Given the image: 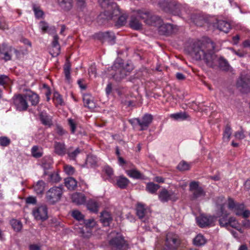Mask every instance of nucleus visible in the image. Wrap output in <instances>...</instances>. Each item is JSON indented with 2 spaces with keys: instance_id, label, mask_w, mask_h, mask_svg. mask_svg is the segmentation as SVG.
Segmentation results:
<instances>
[{
  "instance_id": "nucleus-5",
  "label": "nucleus",
  "mask_w": 250,
  "mask_h": 250,
  "mask_svg": "<svg viewBox=\"0 0 250 250\" xmlns=\"http://www.w3.org/2000/svg\"><path fill=\"white\" fill-rule=\"evenodd\" d=\"M112 237L109 241V245L116 250H126L127 245L122 235L119 233L113 232L111 233Z\"/></svg>"
},
{
  "instance_id": "nucleus-3",
  "label": "nucleus",
  "mask_w": 250,
  "mask_h": 250,
  "mask_svg": "<svg viewBox=\"0 0 250 250\" xmlns=\"http://www.w3.org/2000/svg\"><path fill=\"white\" fill-rule=\"evenodd\" d=\"M225 204V208L227 207L233 211L237 216H242L244 218H247L250 216V211L246 209L243 204L236 203L231 198H229Z\"/></svg>"
},
{
  "instance_id": "nucleus-63",
  "label": "nucleus",
  "mask_w": 250,
  "mask_h": 250,
  "mask_svg": "<svg viewBox=\"0 0 250 250\" xmlns=\"http://www.w3.org/2000/svg\"><path fill=\"white\" fill-rule=\"evenodd\" d=\"M138 16L142 19H145L146 17H148V14L147 13H143L141 11H139L138 12Z\"/></svg>"
},
{
  "instance_id": "nucleus-1",
  "label": "nucleus",
  "mask_w": 250,
  "mask_h": 250,
  "mask_svg": "<svg viewBox=\"0 0 250 250\" xmlns=\"http://www.w3.org/2000/svg\"><path fill=\"white\" fill-rule=\"evenodd\" d=\"M214 44L213 42L203 43L197 42L193 44L190 54L196 60H203L210 67H214L218 62L220 68L225 71H229L230 66L227 61L223 58L218 59L215 54Z\"/></svg>"
},
{
  "instance_id": "nucleus-50",
  "label": "nucleus",
  "mask_w": 250,
  "mask_h": 250,
  "mask_svg": "<svg viewBox=\"0 0 250 250\" xmlns=\"http://www.w3.org/2000/svg\"><path fill=\"white\" fill-rule=\"evenodd\" d=\"M234 136L238 140H242L244 139L245 137L244 131L242 129H241L240 130H238L235 133Z\"/></svg>"
},
{
  "instance_id": "nucleus-42",
  "label": "nucleus",
  "mask_w": 250,
  "mask_h": 250,
  "mask_svg": "<svg viewBox=\"0 0 250 250\" xmlns=\"http://www.w3.org/2000/svg\"><path fill=\"white\" fill-rule=\"evenodd\" d=\"M177 167L180 171L188 170L190 169V165L185 161H182L178 165Z\"/></svg>"
},
{
  "instance_id": "nucleus-45",
  "label": "nucleus",
  "mask_w": 250,
  "mask_h": 250,
  "mask_svg": "<svg viewBox=\"0 0 250 250\" xmlns=\"http://www.w3.org/2000/svg\"><path fill=\"white\" fill-rule=\"evenodd\" d=\"M11 142L10 140L7 137L2 136L0 137V146H7Z\"/></svg>"
},
{
  "instance_id": "nucleus-52",
  "label": "nucleus",
  "mask_w": 250,
  "mask_h": 250,
  "mask_svg": "<svg viewBox=\"0 0 250 250\" xmlns=\"http://www.w3.org/2000/svg\"><path fill=\"white\" fill-rule=\"evenodd\" d=\"M8 77L4 75H0V85H3L9 82Z\"/></svg>"
},
{
  "instance_id": "nucleus-51",
  "label": "nucleus",
  "mask_w": 250,
  "mask_h": 250,
  "mask_svg": "<svg viewBox=\"0 0 250 250\" xmlns=\"http://www.w3.org/2000/svg\"><path fill=\"white\" fill-rule=\"evenodd\" d=\"M95 157L93 156H88L86 160V164L88 165L92 166L96 164Z\"/></svg>"
},
{
  "instance_id": "nucleus-25",
  "label": "nucleus",
  "mask_w": 250,
  "mask_h": 250,
  "mask_svg": "<svg viewBox=\"0 0 250 250\" xmlns=\"http://www.w3.org/2000/svg\"><path fill=\"white\" fill-rule=\"evenodd\" d=\"M26 97L27 98V99H28L29 101H30L32 105H36L39 103V96L38 95L31 91H29L26 93Z\"/></svg>"
},
{
  "instance_id": "nucleus-26",
  "label": "nucleus",
  "mask_w": 250,
  "mask_h": 250,
  "mask_svg": "<svg viewBox=\"0 0 250 250\" xmlns=\"http://www.w3.org/2000/svg\"><path fill=\"white\" fill-rule=\"evenodd\" d=\"M55 152L57 154L62 156L66 152L65 145L63 143L56 142L54 145Z\"/></svg>"
},
{
  "instance_id": "nucleus-35",
  "label": "nucleus",
  "mask_w": 250,
  "mask_h": 250,
  "mask_svg": "<svg viewBox=\"0 0 250 250\" xmlns=\"http://www.w3.org/2000/svg\"><path fill=\"white\" fill-rule=\"evenodd\" d=\"M159 188L160 186L152 182L148 183L146 187V190L152 194L155 193Z\"/></svg>"
},
{
  "instance_id": "nucleus-15",
  "label": "nucleus",
  "mask_w": 250,
  "mask_h": 250,
  "mask_svg": "<svg viewBox=\"0 0 250 250\" xmlns=\"http://www.w3.org/2000/svg\"><path fill=\"white\" fill-rule=\"evenodd\" d=\"M159 199L162 202H167L169 200L175 201L178 199V196L174 192L164 189L160 192Z\"/></svg>"
},
{
  "instance_id": "nucleus-60",
  "label": "nucleus",
  "mask_w": 250,
  "mask_h": 250,
  "mask_svg": "<svg viewBox=\"0 0 250 250\" xmlns=\"http://www.w3.org/2000/svg\"><path fill=\"white\" fill-rule=\"evenodd\" d=\"M30 250H41V247L38 245L33 244L29 246Z\"/></svg>"
},
{
  "instance_id": "nucleus-38",
  "label": "nucleus",
  "mask_w": 250,
  "mask_h": 250,
  "mask_svg": "<svg viewBox=\"0 0 250 250\" xmlns=\"http://www.w3.org/2000/svg\"><path fill=\"white\" fill-rule=\"evenodd\" d=\"M39 27L43 33L47 32H49L50 30L55 31L54 27H51L49 28L48 24L44 21H42L40 22Z\"/></svg>"
},
{
  "instance_id": "nucleus-56",
  "label": "nucleus",
  "mask_w": 250,
  "mask_h": 250,
  "mask_svg": "<svg viewBox=\"0 0 250 250\" xmlns=\"http://www.w3.org/2000/svg\"><path fill=\"white\" fill-rule=\"evenodd\" d=\"M56 132L59 135H62L65 134V131L63 130L62 127L60 125H57L56 127Z\"/></svg>"
},
{
  "instance_id": "nucleus-64",
  "label": "nucleus",
  "mask_w": 250,
  "mask_h": 250,
  "mask_svg": "<svg viewBox=\"0 0 250 250\" xmlns=\"http://www.w3.org/2000/svg\"><path fill=\"white\" fill-rule=\"evenodd\" d=\"M176 78L179 80H183L185 79V76L181 73H177L176 74Z\"/></svg>"
},
{
  "instance_id": "nucleus-2",
  "label": "nucleus",
  "mask_w": 250,
  "mask_h": 250,
  "mask_svg": "<svg viewBox=\"0 0 250 250\" xmlns=\"http://www.w3.org/2000/svg\"><path fill=\"white\" fill-rule=\"evenodd\" d=\"M226 202V201L223 197L217 198L215 201L217 207V214L218 217H220L219 219L220 225L226 228H228L229 226L234 229H237L239 227L240 224L236 218L233 217H231L229 219L227 218L229 213L225 208Z\"/></svg>"
},
{
  "instance_id": "nucleus-18",
  "label": "nucleus",
  "mask_w": 250,
  "mask_h": 250,
  "mask_svg": "<svg viewBox=\"0 0 250 250\" xmlns=\"http://www.w3.org/2000/svg\"><path fill=\"white\" fill-rule=\"evenodd\" d=\"M59 37L57 35L54 36L53 41L52 42V47L50 50V53L52 57L58 56L61 51V47L58 42Z\"/></svg>"
},
{
  "instance_id": "nucleus-28",
  "label": "nucleus",
  "mask_w": 250,
  "mask_h": 250,
  "mask_svg": "<svg viewBox=\"0 0 250 250\" xmlns=\"http://www.w3.org/2000/svg\"><path fill=\"white\" fill-rule=\"evenodd\" d=\"M60 6L65 10H69L72 7V0H58Z\"/></svg>"
},
{
  "instance_id": "nucleus-16",
  "label": "nucleus",
  "mask_w": 250,
  "mask_h": 250,
  "mask_svg": "<svg viewBox=\"0 0 250 250\" xmlns=\"http://www.w3.org/2000/svg\"><path fill=\"white\" fill-rule=\"evenodd\" d=\"M215 218L212 216H206L201 214L196 217V222L201 228H205L211 226L214 222Z\"/></svg>"
},
{
  "instance_id": "nucleus-11",
  "label": "nucleus",
  "mask_w": 250,
  "mask_h": 250,
  "mask_svg": "<svg viewBox=\"0 0 250 250\" xmlns=\"http://www.w3.org/2000/svg\"><path fill=\"white\" fill-rule=\"evenodd\" d=\"M110 8V6L109 7V9ZM111 8L113 9L112 13L107 16L106 19L107 20H109L113 18L114 17L119 16L117 24L120 26H122L124 25L126 22V17L124 16H120L121 12L119 6L116 3H112L111 6Z\"/></svg>"
},
{
  "instance_id": "nucleus-4",
  "label": "nucleus",
  "mask_w": 250,
  "mask_h": 250,
  "mask_svg": "<svg viewBox=\"0 0 250 250\" xmlns=\"http://www.w3.org/2000/svg\"><path fill=\"white\" fill-rule=\"evenodd\" d=\"M112 68L115 70L113 77L117 81H120L125 78L133 69L131 64L126 63L124 66L120 62H118L117 61L115 62Z\"/></svg>"
},
{
  "instance_id": "nucleus-39",
  "label": "nucleus",
  "mask_w": 250,
  "mask_h": 250,
  "mask_svg": "<svg viewBox=\"0 0 250 250\" xmlns=\"http://www.w3.org/2000/svg\"><path fill=\"white\" fill-rule=\"evenodd\" d=\"M87 208L88 210L93 212H97L98 211V206L97 202L90 200L87 204Z\"/></svg>"
},
{
  "instance_id": "nucleus-27",
  "label": "nucleus",
  "mask_w": 250,
  "mask_h": 250,
  "mask_svg": "<svg viewBox=\"0 0 250 250\" xmlns=\"http://www.w3.org/2000/svg\"><path fill=\"white\" fill-rule=\"evenodd\" d=\"M126 173L130 177L134 179L143 178V175L142 173L138 170H137L136 168L127 170H126Z\"/></svg>"
},
{
  "instance_id": "nucleus-9",
  "label": "nucleus",
  "mask_w": 250,
  "mask_h": 250,
  "mask_svg": "<svg viewBox=\"0 0 250 250\" xmlns=\"http://www.w3.org/2000/svg\"><path fill=\"white\" fill-rule=\"evenodd\" d=\"M180 244V241L177 235L169 232L167 234L165 247L163 250H175Z\"/></svg>"
},
{
  "instance_id": "nucleus-53",
  "label": "nucleus",
  "mask_w": 250,
  "mask_h": 250,
  "mask_svg": "<svg viewBox=\"0 0 250 250\" xmlns=\"http://www.w3.org/2000/svg\"><path fill=\"white\" fill-rule=\"evenodd\" d=\"M104 37L105 38H109L108 41L111 42V44L112 43V42H114V36L113 34L107 32L104 33Z\"/></svg>"
},
{
  "instance_id": "nucleus-19",
  "label": "nucleus",
  "mask_w": 250,
  "mask_h": 250,
  "mask_svg": "<svg viewBox=\"0 0 250 250\" xmlns=\"http://www.w3.org/2000/svg\"><path fill=\"white\" fill-rule=\"evenodd\" d=\"M83 101L85 106L90 109H93L96 107V103L94 98L89 94H85L83 96Z\"/></svg>"
},
{
  "instance_id": "nucleus-55",
  "label": "nucleus",
  "mask_w": 250,
  "mask_h": 250,
  "mask_svg": "<svg viewBox=\"0 0 250 250\" xmlns=\"http://www.w3.org/2000/svg\"><path fill=\"white\" fill-rule=\"evenodd\" d=\"M37 202L35 197L29 196L26 199V203L28 204H35Z\"/></svg>"
},
{
  "instance_id": "nucleus-22",
  "label": "nucleus",
  "mask_w": 250,
  "mask_h": 250,
  "mask_svg": "<svg viewBox=\"0 0 250 250\" xmlns=\"http://www.w3.org/2000/svg\"><path fill=\"white\" fill-rule=\"evenodd\" d=\"M217 28L225 33H228L230 29V24L225 21H219L217 22Z\"/></svg>"
},
{
  "instance_id": "nucleus-14",
  "label": "nucleus",
  "mask_w": 250,
  "mask_h": 250,
  "mask_svg": "<svg viewBox=\"0 0 250 250\" xmlns=\"http://www.w3.org/2000/svg\"><path fill=\"white\" fill-rule=\"evenodd\" d=\"M14 104L17 110L19 111L26 110L28 106L26 94L24 95L19 94L13 98Z\"/></svg>"
},
{
  "instance_id": "nucleus-41",
  "label": "nucleus",
  "mask_w": 250,
  "mask_h": 250,
  "mask_svg": "<svg viewBox=\"0 0 250 250\" xmlns=\"http://www.w3.org/2000/svg\"><path fill=\"white\" fill-rule=\"evenodd\" d=\"M10 224L13 229L16 231L21 230L22 228V224L21 222L19 220L12 219L10 221Z\"/></svg>"
},
{
  "instance_id": "nucleus-17",
  "label": "nucleus",
  "mask_w": 250,
  "mask_h": 250,
  "mask_svg": "<svg viewBox=\"0 0 250 250\" xmlns=\"http://www.w3.org/2000/svg\"><path fill=\"white\" fill-rule=\"evenodd\" d=\"M152 121V116L150 114H146L143 116L142 121L138 118H135L133 121L137 122L141 128V130H143L149 126Z\"/></svg>"
},
{
  "instance_id": "nucleus-30",
  "label": "nucleus",
  "mask_w": 250,
  "mask_h": 250,
  "mask_svg": "<svg viewBox=\"0 0 250 250\" xmlns=\"http://www.w3.org/2000/svg\"><path fill=\"white\" fill-rule=\"evenodd\" d=\"M170 117L175 120H184L188 118V115L185 112H180L170 114Z\"/></svg>"
},
{
  "instance_id": "nucleus-29",
  "label": "nucleus",
  "mask_w": 250,
  "mask_h": 250,
  "mask_svg": "<svg viewBox=\"0 0 250 250\" xmlns=\"http://www.w3.org/2000/svg\"><path fill=\"white\" fill-rule=\"evenodd\" d=\"M65 185L69 189L72 190L77 187V182L73 177H68L65 179Z\"/></svg>"
},
{
  "instance_id": "nucleus-32",
  "label": "nucleus",
  "mask_w": 250,
  "mask_h": 250,
  "mask_svg": "<svg viewBox=\"0 0 250 250\" xmlns=\"http://www.w3.org/2000/svg\"><path fill=\"white\" fill-rule=\"evenodd\" d=\"M70 69H71V64L70 62L68 59L66 60V61L64 65V73L65 74V77L67 81L69 82L70 80Z\"/></svg>"
},
{
  "instance_id": "nucleus-46",
  "label": "nucleus",
  "mask_w": 250,
  "mask_h": 250,
  "mask_svg": "<svg viewBox=\"0 0 250 250\" xmlns=\"http://www.w3.org/2000/svg\"><path fill=\"white\" fill-rule=\"evenodd\" d=\"M33 11L37 18L39 19L42 17L43 15V12L42 10L40 9V8L34 6Z\"/></svg>"
},
{
  "instance_id": "nucleus-59",
  "label": "nucleus",
  "mask_w": 250,
  "mask_h": 250,
  "mask_svg": "<svg viewBox=\"0 0 250 250\" xmlns=\"http://www.w3.org/2000/svg\"><path fill=\"white\" fill-rule=\"evenodd\" d=\"M112 87L111 83H108L105 88V92L107 95H109L112 91Z\"/></svg>"
},
{
  "instance_id": "nucleus-58",
  "label": "nucleus",
  "mask_w": 250,
  "mask_h": 250,
  "mask_svg": "<svg viewBox=\"0 0 250 250\" xmlns=\"http://www.w3.org/2000/svg\"><path fill=\"white\" fill-rule=\"evenodd\" d=\"M54 100L56 101L58 104H62V100L61 96L57 93L54 94Z\"/></svg>"
},
{
  "instance_id": "nucleus-33",
  "label": "nucleus",
  "mask_w": 250,
  "mask_h": 250,
  "mask_svg": "<svg viewBox=\"0 0 250 250\" xmlns=\"http://www.w3.org/2000/svg\"><path fill=\"white\" fill-rule=\"evenodd\" d=\"M40 118L42 123L45 125L50 126L52 125V120L50 117L47 115L45 113H41Z\"/></svg>"
},
{
  "instance_id": "nucleus-24",
  "label": "nucleus",
  "mask_w": 250,
  "mask_h": 250,
  "mask_svg": "<svg viewBox=\"0 0 250 250\" xmlns=\"http://www.w3.org/2000/svg\"><path fill=\"white\" fill-rule=\"evenodd\" d=\"M45 183L42 180H39L37 182V183L34 186V190L35 192L38 194H42L43 193L44 188H45Z\"/></svg>"
},
{
  "instance_id": "nucleus-49",
  "label": "nucleus",
  "mask_w": 250,
  "mask_h": 250,
  "mask_svg": "<svg viewBox=\"0 0 250 250\" xmlns=\"http://www.w3.org/2000/svg\"><path fill=\"white\" fill-rule=\"evenodd\" d=\"M50 181L52 183H57L60 181V178L58 174L53 173L50 174Z\"/></svg>"
},
{
  "instance_id": "nucleus-62",
  "label": "nucleus",
  "mask_w": 250,
  "mask_h": 250,
  "mask_svg": "<svg viewBox=\"0 0 250 250\" xmlns=\"http://www.w3.org/2000/svg\"><path fill=\"white\" fill-rule=\"evenodd\" d=\"M89 74L90 75H94V77H96V68L94 67L91 66L89 69Z\"/></svg>"
},
{
  "instance_id": "nucleus-57",
  "label": "nucleus",
  "mask_w": 250,
  "mask_h": 250,
  "mask_svg": "<svg viewBox=\"0 0 250 250\" xmlns=\"http://www.w3.org/2000/svg\"><path fill=\"white\" fill-rule=\"evenodd\" d=\"M105 172L109 176L113 174V170L112 168L109 166H106L104 168Z\"/></svg>"
},
{
  "instance_id": "nucleus-34",
  "label": "nucleus",
  "mask_w": 250,
  "mask_h": 250,
  "mask_svg": "<svg viewBox=\"0 0 250 250\" xmlns=\"http://www.w3.org/2000/svg\"><path fill=\"white\" fill-rule=\"evenodd\" d=\"M206 243V240L201 234L197 235L193 240V243L195 245L200 246Z\"/></svg>"
},
{
  "instance_id": "nucleus-7",
  "label": "nucleus",
  "mask_w": 250,
  "mask_h": 250,
  "mask_svg": "<svg viewBox=\"0 0 250 250\" xmlns=\"http://www.w3.org/2000/svg\"><path fill=\"white\" fill-rule=\"evenodd\" d=\"M84 225L82 227H79L78 232L81 234L82 237L85 238H89L92 233L91 229L96 224V221L93 219H89L85 220Z\"/></svg>"
},
{
  "instance_id": "nucleus-47",
  "label": "nucleus",
  "mask_w": 250,
  "mask_h": 250,
  "mask_svg": "<svg viewBox=\"0 0 250 250\" xmlns=\"http://www.w3.org/2000/svg\"><path fill=\"white\" fill-rule=\"evenodd\" d=\"M81 151L79 148H77L75 150L72 152H70L69 151L68 152V155L70 159L72 160H74L76 156L80 153Z\"/></svg>"
},
{
  "instance_id": "nucleus-6",
  "label": "nucleus",
  "mask_w": 250,
  "mask_h": 250,
  "mask_svg": "<svg viewBox=\"0 0 250 250\" xmlns=\"http://www.w3.org/2000/svg\"><path fill=\"white\" fill-rule=\"evenodd\" d=\"M63 193L62 188L60 187H55L50 188L46 193V201L53 205L59 202Z\"/></svg>"
},
{
  "instance_id": "nucleus-43",
  "label": "nucleus",
  "mask_w": 250,
  "mask_h": 250,
  "mask_svg": "<svg viewBox=\"0 0 250 250\" xmlns=\"http://www.w3.org/2000/svg\"><path fill=\"white\" fill-rule=\"evenodd\" d=\"M63 170L65 173L68 175H73L75 171V168L72 166L68 165L63 166Z\"/></svg>"
},
{
  "instance_id": "nucleus-10",
  "label": "nucleus",
  "mask_w": 250,
  "mask_h": 250,
  "mask_svg": "<svg viewBox=\"0 0 250 250\" xmlns=\"http://www.w3.org/2000/svg\"><path fill=\"white\" fill-rule=\"evenodd\" d=\"M0 52V59L8 61L11 60L12 53H14L18 57L19 52L11 46L3 43L2 44V49Z\"/></svg>"
},
{
  "instance_id": "nucleus-12",
  "label": "nucleus",
  "mask_w": 250,
  "mask_h": 250,
  "mask_svg": "<svg viewBox=\"0 0 250 250\" xmlns=\"http://www.w3.org/2000/svg\"><path fill=\"white\" fill-rule=\"evenodd\" d=\"M32 214L36 220L44 221L48 218L47 208L45 205H41L35 208Z\"/></svg>"
},
{
  "instance_id": "nucleus-8",
  "label": "nucleus",
  "mask_w": 250,
  "mask_h": 250,
  "mask_svg": "<svg viewBox=\"0 0 250 250\" xmlns=\"http://www.w3.org/2000/svg\"><path fill=\"white\" fill-rule=\"evenodd\" d=\"M189 191L192 193L191 198L192 200L202 199L206 193L204 189L199 186V183L196 181H192L189 184Z\"/></svg>"
},
{
  "instance_id": "nucleus-36",
  "label": "nucleus",
  "mask_w": 250,
  "mask_h": 250,
  "mask_svg": "<svg viewBox=\"0 0 250 250\" xmlns=\"http://www.w3.org/2000/svg\"><path fill=\"white\" fill-rule=\"evenodd\" d=\"M31 153L33 157L40 158L42 156L43 152L41 148L37 146H33L31 149Z\"/></svg>"
},
{
  "instance_id": "nucleus-37",
  "label": "nucleus",
  "mask_w": 250,
  "mask_h": 250,
  "mask_svg": "<svg viewBox=\"0 0 250 250\" xmlns=\"http://www.w3.org/2000/svg\"><path fill=\"white\" fill-rule=\"evenodd\" d=\"M129 25L131 28L137 30L141 29L142 26V24L138 20L135 18H132L131 19Z\"/></svg>"
},
{
  "instance_id": "nucleus-61",
  "label": "nucleus",
  "mask_w": 250,
  "mask_h": 250,
  "mask_svg": "<svg viewBox=\"0 0 250 250\" xmlns=\"http://www.w3.org/2000/svg\"><path fill=\"white\" fill-rule=\"evenodd\" d=\"M242 226L245 228H250V221L249 220H244L242 222Z\"/></svg>"
},
{
  "instance_id": "nucleus-23",
  "label": "nucleus",
  "mask_w": 250,
  "mask_h": 250,
  "mask_svg": "<svg viewBox=\"0 0 250 250\" xmlns=\"http://www.w3.org/2000/svg\"><path fill=\"white\" fill-rule=\"evenodd\" d=\"M129 182V180L123 176L117 177L116 179L117 186L122 189L126 188Z\"/></svg>"
},
{
  "instance_id": "nucleus-44",
  "label": "nucleus",
  "mask_w": 250,
  "mask_h": 250,
  "mask_svg": "<svg viewBox=\"0 0 250 250\" xmlns=\"http://www.w3.org/2000/svg\"><path fill=\"white\" fill-rule=\"evenodd\" d=\"M72 216L76 220L81 221L83 219L84 216L80 211L77 210H73L72 212Z\"/></svg>"
},
{
  "instance_id": "nucleus-48",
  "label": "nucleus",
  "mask_w": 250,
  "mask_h": 250,
  "mask_svg": "<svg viewBox=\"0 0 250 250\" xmlns=\"http://www.w3.org/2000/svg\"><path fill=\"white\" fill-rule=\"evenodd\" d=\"M182 6L180 5H175L174 6V9L171 11L174 15H180L182 14Z\"/></svg>"
},
{
  "instance_id": "nucleus-21",
  "label": "nucleus",
  "mask_w": 250,
  "mask_h": 250,
  "mask_svg": "<svg viewBox=\"0 0 250 250\" xmlns=\"http://www.w3.org/2000/svg\"><path fill=\"white\" fill-rule=\"evenodd\" d=\"M136 213L137 216L141 219H143L147 214V209L144 204L138 203L136 207Z\"/></svg>"
},
{
  "instance_id": "nucleus-54",
  "label": "nucleus",
  "mask_w": 250,
  "mask_h": 250,
  "mask_svg": "<svg viewBox=\"0 0 250 250\" xmlns=\"http://www.w3.org/2000/svg\"><path fill=\"white\" fill-rule=\"evenodd\" d=\"M68 124L70 127L72 133H74L76 129V124L73 120L71 119H68Z\"/></svg>"
},
{
  "instance_id": "nucleus-40",
  "label": "nucleus",
  "mask_w": 250,
  "mask_h": 250,
  "mask_svg": "<svg viewBox=\"0 0 250 250\" xmlns=\"http://www.w3.org/2000/svg\"><path fill=\"white\" fill-rule=\"evenodd\" d=\"M231 135V129L229 125H227L225 127V130L223 133V139L224 142H229L230 136Z\"/></svg>"
},
{
  "instance_id": "nucleus-20",
  "label": "nucleus",
  "mask_w": 250,
  "mask_h": 250,
  "mask_svg": "<svg viewBox=\"0 0 250 250\" xmlns=\"http://www.w3.org/2000/svg\"><path fill=\"white\" fill-rule=\"evenodd\" d=\"M72 202L77 205H82L85 203L86 197L85 195L81 193L76 192L72 194Z\"/></svg>"
},
{
  "instance_id": "nucleus-31",
  "label": "nucleus",
  "mask_w": 250,
  "mask_h": 250,
  "mask_svg": "<svg viewBox=\"0 0 250 250\" xmlns=\"http://www.w3.org/2000/svg\"><path fill=\"white\" fill-rule=\"evenodd\" d=\"M101 221L104 226H108L111 220L110 214L106 211H104L101 214Z\"/></svg>"
},
{
  "instance_id": "nucleus-13",
  "label": "nucleus",
  "mask_w": 250,
  "mask_h": 250,
  "mask_svg": "<svg viewBox=\"0 0 250 250\" xmlns=\"http://www.w3.org/2000/svg\"><path fill=\"white\" fill-rule=\"evenodd\" d=\"M236 86L243 92L250 90V75H241L236 83Z\"/></svg>"
}]
</instances>
